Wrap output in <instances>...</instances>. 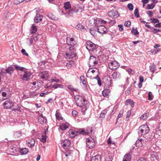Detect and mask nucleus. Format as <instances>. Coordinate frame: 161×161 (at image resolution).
Here are the masks:
<instances>
[{
	"label": "nucleus",
	"instance_id": "obj_1",
	"mask_svg": "<svg viewBox=\"0 0 161 161\" xmlns=\"http://www.w3.org/2000/svg\"><path fill=\"white\" fill-rule=\"evenodd\" d=\"M75 99L77 105L81 108L80 111L82 115L85 114V112L89 108V102L82 96L78 95L75 96Z\"/></svg>",
	"mask_w": 161,
	"mask_h": 161
},
{
	"label": "nucleus",
	"instance_id": "obj_2",
	"mask_svg": "<svg viewBox=\"0 0 161 161\" xmlns=\"http://www.w3.org/2000/svg\"><path fill=\"white\" fill-rule=\"evenodd\" d=\"M150 130L149 127L147 124L140 126L138 129V133L140 136H142L148 133Z\"/></svg>",
	"mask_w": 161,
	"mask_h": 161
},
{
	"label": "nucleus",
	"instance_id": "obj_3",
	"mask_svg": "<svg viewBox=\"0 0 161 161\" xmlns=\"http://www.w3.org/2000/svg\"><path fill=\"white\" fill-rule=\"evenodd\" d=\"M71 8V5L69 2H67L64 3V8L59 10L60 14L62 15L63 14H68L69 10H70Z\"/></svg>",
	"mask_w": 161,
	"mask_h": 161
},
{
	"label": "nucleus",
	"instance_id": "obj_4",
	"mask_svg": "<svg viewBox=\"0 0 161 161\" xmlns=\"http://www.w3.org/2000/svg\"><path fill=\"white\" fill-rule=\"evenodd\" d=\"M67 42L69 46V50H74L75 48V46L76 44V42L74 40V38L67 37Z\"/></svg>",
	"mask_w": 161,
	"mask_h": 161
},
{
	"label": "nucleus",
	"instance_id": "obj_5",
	"mask_svg": "<svg viewBox=\"0 0 161 161\" xmlns=\"http://www.w3.org/2000/svg\"><path fill=\"white\" fill-rule=\"evenodd\" d=\"M86 147L89 149L94 148L95 146V142L94 139L92 138H88L86 139Z\"/></svg>",
	"mask_w": 161,
	"mask_h": 161
},
{
	"label": "nucleus",
	"instance_id": "obj_6",
	"mask_svg": "<svg viewBox=\"0 0 161 161\" xmlns=\"http://www.w3.org/2000/svg\"><path fill=\"white\" fill-rule=\"evenodd\" d=\"M86 47L90 52H92L96 49V45L90 41L86 42Z\"/></svg>",
	"mask_w": 161,
	"mask_h": 161
},
{
	"label": "nucleus",
	"instance_id": "obj_7",
	"mask_svg": "<svg viewBox=\"0 0 161 161\" xmlns=\"http://www.w3.org/2000/svg\"><path fill=\"white\" fill-rule=\"evenodd\" d=\"M39 77L40 79H42L44 80H47L49 78V73L48 71H45L40 73L39 75Z\"/></svg>",
	"mask_w": 161,
	"mask_h": 161
},
{
	"label": "nucleus",
	"instance_id": "obj_8",
	"mask_svg": "<svg viewBox=\"0 0 161 161\" xmlns=\"http://www.w3.org/2000/svg\"><path fill=\"white\" fill-rule=\"evenodd\" d=\"M69 48H67V51L66 53V57L67 58H73L76 56V54L74 51V50H69Z\"/></svg>",
	"mask_w": 161,
	"mask_h": 161
},
{
	"label": "nucleus",
	"instance_id": "obj_9",
	"mask_svg": "<svg viewBox=\"0 0 161 161\" xmlns=\"http://www.w3.org/2000/svg\"><path fill=\"white\" fill-rule=\"evenodd\" d=\"M119 63L116 61H112L108 64L109 68L110 69L115 70L119 67Z\"/></svg>",
	"mask_w": 161,
	"mask_h": 161
},
{
	"label": "nucleus",
	"instance_id": "obj_10",
	"mask_svg": "<svg viewBox=\"0 0 161 161\" xmlns=\"http://www.w3.org/2000/svg\"><path fill=\"white\" fill-rule=\"evenodd\" d=\"M97 31L101 34H105L107 33V28L103 25H98L97 27Z\"/></svg>",
	"mask_w": 161,
	"mask_h": 161
},
{
	"label": "nucleus",
	"instance_id": "obj_11",
	"mask_svg": "<svg viewBox=\"0 0 161 161\" xmlns=\"http://www.w3.org/2000/svg\"><path fill=\"white\" fill-rule=\"evenodd\" d=\"M98 63V61L96 58L93 56L90 57L88 64L90 67H94Z\"/></svg>",
	"mask_w": 161,
	"mask_h": 161
},
{
	"label": "nucleus",
	"instance_id": "obj_12",
	"mask_svg": "<svg viewBox=\"0 0 161 161\" xmlns=\"http://www.w3.org/2000/svg\"><path fill=\"white\" fill-rule=\"evenodd\" d=\"M31 74L30 71H25L21 75V79L25 80L27 81L31 76Z\"/></svg>",
	"mask_w": 161,
	"mask_h": 161
},
{
	"label": "nucleus",
	"instance_id": "obj_13",
	"mask_svg": "<svg viewBox=\"0 0 161 161\" xmlns=\"http://www.w3.org/2000/svg\"><path fill=\"white\" fill-rule=\"evenodd\" d=\"M3 106L5 108H10L13 106L14 103L11 100L9 99L6 100L4 103Z\"/></svg>",
	"mask_w": 161,
	"mask_h": 161
},
{
	"label": "nucleus",
	"instance_id": "obj_14",
	"mask_svg": "<svg viewBox=\"0 0 161 161\" xmlns=\"http://www.w3.org/2000/svg\"><path fill=\"white\" fill-rule=\"evenodd\" d=\"M108 16L111 18H117L119 16L118 12L116 10H112L108 13Z\"/></svg>",
	"mask_w": 161,
	"mask_h": 161
},
{
	"label": "nucleus",
	"instance_id": "obj_15",
	"mask_svg": "<svg viewBox=\"0 0 161 161\" xmlns=\"http://www.w3.org/2000/svg\"><path fill=\"white\" fill-rule=\"evenodd\" d=\"M62 147L64 149H68L70 145V142L69 140H65L61 143Z\"/></svg>",
	"mask_w": 161,
	"mask_h": 161
},
{
	"label": "nucleus",
	"instance_id": "obj_16",
	"mask_svg": "<svg viewBox=\"0 0 161 161\" xmlns=\"http://www.w3.org/2000/svg\"><path fill=\"white\" fill-rule=\"evenodd\" d=\"M38 121L40 124H43L47 122V120L45 117L43 116L42 114H41L38 117Z\"/></svg>",
	"mask_w": 161,
	"mask_h": 161
},
{
	"label": "nucleus",
	"instance_id": "obj_17",
	"mask_svg": "<svg viewBox=\"0 0 161 161\" xmlns=\"http://www.w3.org/2000/svg\"><path fill=\"white\" fill-rule=\"evenodd\" d=\"M35 143V140L33 138L30 139L27 141V146L31 148L32 147L34 146Z\"/></svg>",
	"mask_w": 161,
	"mask_h": 161
},
{
	"label": "nucleus",
	"instance_id": "obj_18",
	"mask_svg": "<svg viewBox=\"0 0 161 161\" xmlns=\"http://www.w3.org/2000/svg\"><path fill=\"white\" fill-rule=\"evenodd\" d=\"M69 135L71 137H74L78 135L77 130L75 131L73 129H70L68 131Z\"/></svg>",
	"mask_w": 161,
	"mask_h": 161
},
{
	"label": "nucleus",
	"instance_id": "obj_19",
	"mask_svg": "<svg viewBox=\"0 0 161 161\" xmlns=\"http://www.w3.org/2000/svg\"><path fill=\"white\" fill-rule=\"evenodd\" d=\"M42 16L39 14H36V17L34 19V21L36 23L40 22L42 20Z\"/></svg>",
	"mask_w": 161,
	"mask_h": 161
},
{
	"label": "nucleus",
	"instance_id": "obj_20",
	"mask_svg": "<svg viewBox=\"0 0 161 161\" xmlns=\"http://www.w3.org/2000/svg\"><path fill=\"white\" fill-rule=\"evenodd\" d=\"M110 92V91L109 89H106L103 91L102 94L104 97H108Z\"/></svg>",
	"mask_w": 161,
	"mask_h": 161
},
{
	"label": "nucleus",
	"instance_id": "obj_21",
	"mask_svg": "<svg viewBox=\"0 0 161 161\" xmlns=\"http://www.w3.org/2000/svg\"><path fill=\"white\" fill-rule=\"evenodd\" d=\"M77 7H76L75 6L74 8H73L70 9V10H69V11L68 12V14L69 16H72L73 12H77L79 10Z\"/></svg>",
	"mask_w": 161,
	"mask_h": 161
},
{
	"label": "nucleus",
	"instance_id": "obj_22",
	"mask_svg": "<svg viewBox=\"0 0 161 161\" xmlns=\"http://www.w3.org/2000/svg\"><path fill=\"white\" fill-rule=\"evenodd\" d=\"M91 161H101V157L100 155H96L92 157Z\"/></svg>",
	"mask_w": 161,
	"mask_h": 161
},
{
	"label": "nucleus",
	"instance_id": "obj_23",
	"mask_svg": "<svg viewBox=\"0 0 161 161\" xmlns=\"http://www.w3.org/2000/svg\"><path fill=\"white\" fill-rule=\"evenodd\" d=\"M69 127L68 124L62 123L59 125V128L62 130H64Z\"/></svg>",
	"mask_w": 161,
	"mask_h": 161
},
{
	"label": "nucleus",
	"instance_id": "obj_24",
	"mask_svg": "<svg viewBox=\"0 0 161 161\" xmlns=\"http://www.w3.org/2000/svg\"><path fill=\"white\" fill-rule=\"evenodd\" d=\"M19 152L22 155L26 154L29 152V150L25 148H20L19 149Z\"/></svg>",
	"mask_w": 161,
	"mask_h": 161
},
{
	"label": "nucleus",
	"instance_id": "obj_25",
	"mask_svg": "<svg viewBox=\"0 0 161 161\" xmlns=\"http://www.w3.org/2000/svg\"><path fill=\"white\" fill-rule=\"evenodd\" d=\"M76 28L80 31L83 30L84 31H86V29L85 28V26L80 24H79L76 26Z\"/></svg>",
	"mask_w": 161,
	"mask_h": 161
},
{
	"label": "nucleus",
	"instance_id": "obj_26",
	"mask_svg": "<svg viewBox=\"0 0 161 161\" xmlns=\"http://www.w3.org/2000/svg\"><path fill=\"white\" fill-rule=\"evenodd\" d=\"M95 22L94 23H95V21H96L97 22H98L97 23H96V25L98 24H106L107 22L106 21L103 20L102 19H96V20H94Z\"/></svg>",
	"mask_w": 161,
	"mask_h": 161
},
{
	"label": "nucleus",
	"instance_id": "obj_27",
	"mask_svg": "<svg viewBox=\"0 0 161 161\" xmlns=\"http://www.w3.org/2000/svg\"><path fill=\"white\" fill-rule=\"evenodd\" d=\"M120 73L119 72H115L112 74V76L114 79H116L120 77Z\"/></svg>",
	"mask_w": 161,
	"mask_h": 161
},
{
	"label": "nucleus",
	"instance_id": "obj_28",
	"mask_svg": "<svg viewBox=\"0 0 161 161\" xmlns=\"http://www.w3.org/2000/svg\"><path fill=\"white\" fill-rule=\"evenodd\" d=\"M130 154L127 153L125 155L123 159V161H130Z\"/></svg>",
	"mask_w": 161,
	"mask_h": 161
},
{
	"label": "nucleus",
	"instance_id": "obj_29",
	"mask_svg": "<svg viewBox=\"0 0 161 161\" xmlns=\"http://www.w3.org/2000/svg\"><path fill=\"white\" fill-rule=\"evenodd\" d=\"M6 73L11 74L14 72V68L13 67H9L5 69Z\"/></svg>",
	"mask_w": 161,
	"mask_h": 161
},
{
	"label": "nucleus",
	"instance_id": "obj_30",
	"mask_svg": "<svg viewBox=\"0 0 161 161\" xmlns=\"http://www.w3.org/2000/svg\"><path fill=\"white\" fill-rule=\"evenodd\" d=\"M37 31V29L35 25V24H32L30 29L31 32V33H34L36 32Z\"/></svg>",
	"mask_w": 161,
	"mask_h": 161
},
{
	"label": "nucleus",
	"instance_id": "obj_31",
	"mask_svg": "<svg viewBox=\"0 0 161 161\" xmlns=\"http://www.w3.org/2000/svg\"><path fill=\"white\" fill-rule=\"evenodd\" d=\"M78 132V135L79 134L86 135L85 129H80L77 130Z\"/></svg>",
	"mask_w": 161,
	"mask_h": 161
},
{
	"label": "nucleus",
	"instance_id": "obj_32",
	"mask_svg": "<svg viewBox=\"0 0 161 161\" xmlns=\"http://www.w3.org/2000/svg\"><path fill=\"white\" fill-rule=\"evenodd\" d=\"M46 131H44L43 134L42 135V138L41 139V141L43 143H44L46 142Z\"/></svg>",
	"mask_w": 161,
	"mask_h": 161
},
{
	"label": "nucleus",
	"instance_id": "obj_33",
	"mask_svg": "<svg viewBox=\"0 0 161 161\" xmlns=\"http://www.w3.org/2000/svg\"><path fill=\"white\" fill-rule=\"evenodd\" d=\"M55 116L56 119L58 120H63V118L62 117L61 114L58 111L56 112Z\"/></svg>",
	"mask_w": 161,
	"mask_h": 161
},
{
	"label": "nucleus",
	"instance_id": "obj_34",
	"mask_svg": "<svg viewBox=\"0 0 161 161\" xmlns=\"http://www.w3.org/2000/svg\"><path fill=\"white\" fill-rule=\"evenodd\" d=\"M149 68L150 71L153 73L156 70V65L154 64H153L149 66Z\"/></svg>",
	"mask_w": 161,
	"mask_h": 161
},
{
	"label": "nucleus",
	"instance_id": "obj_35",
	"mask_svg": "<svg viewBox=\"0 0 161 161\" xmlns=\"http://www.w3.org/2000/svg\"><path fill=\"white\" fill-rule=\"evenodd\" d=\"M127 105H130L131 107H133L134 105V103L133 101L130 99H128L126 100Z\"/></svg>",
	"mask_w": 161,
	"mask_h": 161
},
{
	"label": "nucleus",
	"instance_id": "obj_36",
	"mask_svg": "<svg viewBox=\"0 0 161 161\" xmlns=\"http://www.w3.org/2000/svg\"><path fill=\"white\" fill-rule=\"evenodd\" d=\"M74 65V62L73 61H69L66 64V67L68 68H70Z\"/></svg>",
	"mask_w": 161,
	"mask_h": 161
},
{
	"label": "nucleus",
	"instance_id": "obj_37",
	"mask_svg": "<svg viewBox=\"0 0 161 161\" xmlns=\"http://www.w3.org/2000/svg\"><path fill=\"white\" fill-rule=\"evenodd\" d=\"M22 135V133L20 131H18L16 132L14 134V136L15 138H18Z\"/></svg>",
	"mask_w": 161,
	"mask_h": 161
},
{
	"label": "nucleus",
	"instance_id": "obj_38",
	"mask_svg": "<svg viewBox=\"0 0 161 161\" xmlns=\"http://www.w3.org/2000/svg\"><path fill=\"white\" fill-rule=\"evenodd\" d=\"M155 4L152 3L151 4H148L146 6V8L147 9H153L155 7Z\"/></svg>",
	"mask_w": 161,
	"mask_h": 161
},
{
	"label": "nucleus",
	"instance_id": "obj_39",
	"mask_svg": "<svg viewBox=\"0 0 161 161\" xmlns=\"http://www.w3.org/2000/svg\"><path fill=\"white\" fill-rule=\"evenodd\" d=\"M2 97L5 98H1L0 97V100L3 101L6 99L8 98V97L7 96V94L5 92H3L2 93Z\"/></svg>",
	"mask_w": 161,
	"mask_h": 161
},
{
	"label": "nucleus",
	"instance_id": "obj_40",
	"mask_svg": "<svg viewBox=\"0 0 161 161\" xmlns=\"http://www.w3.org/2000/svg\"><path fill=\"white\" fill-rule=\"evenodd\" d=\"M14 66L16 70L23 71L24 70V69H25L24 67H20V66L17 65H14Z\"/></svg>",
	"mask_w": 161,
	"mask_h": 161
},
{
	"label": "nucleus",
	"instance_id": "obj_41",
	"mask_svg": "<svg viewBox=\"0 0 161 161\" xmlns=\"http://www.w3.org/2000/svg\"><path fill=\"white\" fill-rule=\"evenodd\" d=\"M85 131L86 135L91 133L92 131V127H88L85 130Z\"/></svg>",
	"mask_w": 161,
	"mask_h": 161
},
{
	"label": "nucleus",
	"instance_id": "obj_42",
	"mask_svg": "<svg viewBox=\"0 0 161 161\" xmlns=\"http://www.w3.org/2000/svg\"><path fill=\"white\" fill-rule=\"evenodd\" d=\"M149 114L148 113H146L142 114L140 117L141 119L145 120L147 119L148 116Z\"/></svg>",
	"mask_w": 161,
	"mask_h": 161
},
{
	"label": "nucleus",
	"instance_id": "obj_43",
	"mask_svg": "<svg viewBox=\"0 0 161 161\" xmlns=\"http://www.w3.org/2000/svg\"><path fill=\"white\" fill-rule=\"evenodd\" d=\"M46 15L50 19H55V16L51 13H47Z\"/></svg>",
	"mask_w": 161,
	"mask_h": 161
},
{
	"label": "nucleus",
	"instance_id": "obj_44",
	"mask_svg": "<svg viewBox=\"0 0 161 161\" xmlns=\"http://www.w3.org/2000/svg\"><path fill=\"white\" fill-rule=\"evenodd\" d=\"M67 88L71 91H77L78 89L76 88H74L71 85H69L68 86Z\"/></svg>",
	"mask_w": 161,
	"mask_h": 161
},
{
	"label": "nucleus",
	"instance_id": "obj_45",
	"mask_svg": "<svg viewBox=\"0 0 161 161\" xmlns=\"http://www.w3.org/2000/svg\"><path fill=\"white\" fill-rule=\"evenodd\" d=\"M107 113V111L105 110H103L100 114V117L104 118L105 117V114Z\"/></svg>",
	"mask_w": 161,
	"mask_h": 161
},
{
	"label": "nucleus",
	"instance_id": "obj_46",
	"mask_svg": "<svg viewBox=\"0 0 161 161\" xmlns=\"http://www.w3.org/2000/svg\"><path fill=\"white\" fill-rule=\"evenodd\" d=\"M134 14L135 16L137 18H139L140 17V15L138 12V9L137 8H136L134 10Z\"/></svg>",
	"mask_w": 161,
	"mask_h": 161
},
{
	"label": "nucleus",
	"instance_id": "obj_47",
	"mask_svg": "<svg viewBox=\"0 0 161 161\" xmlns=\"http://www.w3.org/2000/svg\"><path fill=\"white\" fill-rule=\"evenodd\" d=\"M53 88H54L55 89L57 88L58 87L60 88H63V86L62 85L59 84H54L52 86Z\"/></svg>",
	"mask_w": 161,
	"mask_h": 161
},
{
	"label": "nucleus",
	"instance_id": "obj_48",
	"mask_svg": "<svg viewBox=\"0 0 161 161\" xmlns=\"http://www.w3.org/2000/svg\"><path fill=\"white\" fill-rule=\"evenodd\" d=\"M27 39V43L30 45H31L33 43V39L32 38H29Z\"/></svg>",
	"mask_w": 161,
	"mask_h": 161
},
{
	"label": "nucleus",
	"instance_id": "obj_49",
	"mask_svg": "<svg viewBox=\"0 0 161 161\" xmlns=\"http://www.w3.org/2000/svg\"><path fill=\"white\" fill-rule=\"evenodd\" d=\"M25 0H14V4H18L22 3Z\"/></svg>",
	"mask_w": 161,
	"mask_h": 161
},
{
	"label": "nucleus",
	"instance_id": "obj_50",
	"mask_svg": "<svg viewBox=\"0 0 161 161\" xmlns=\"http://www.w3.org/2000/svg\"><path fill=\"white\" fill-rule=\"evenodd\" d=\"M105 161H112V156H107L106 157Z\"/></svg>",
	"mask_w": 161,
	"mask_h": 161
},
{
	"label": "nucleus",
	"instance_id": "obj_51",
	"mask_svg": "<svg viewBox=\"0 0 161 161\" xmlns=\"http://www.w3.org/2000/svg\"><path fill=\"white\" fill-rule=\"evenodd\" d=\"M127 7L130 10H132L133 9V4L131 3H129L127 5Z\"/></svg>",
	"mask_w": 161,
	"mask_h": 161
},
{
	"label": "nucleus",
	"instance_id": "obj_52",
	"mask_svg": "<svg viewBox=\"0 0 161 161\" xmlns=\"http://www.w3.org/2000/svg\"><path fill=\"white\" fill-rule=\"evenodd\" d=\"M123 113V110H121L118 114V117L117 118V122L119 118H120L122 117Z\"/></svg>",
	"mask_w": 161,
	"mask_h": 161
},
{
	"label": "nucleus",
	"instance_id": "obj_53",
	"mask_svg": "<svg viewBox=\"0 0 161 161\" xmlns=\"http://www.w3.org/2000/svg\"><path fill=\"white\" fill-rule=\"evenodd\" d=\"M91 72L92 73H94L95 72H97V73L98 72V70L96 68L94 69H89L88 71V73L89 72Z\"/></svg>",
	"mask_w": 161,
	"mask_h": 161
},
{
	"label": "nucleus",
	"instance_id": "obj_54",
	"mask_svg": "<svg viewBox=\"0 0 161 161\" xmlns=\"http://www.w3.org/2000/svg\"><path fill=\"white\" fill-rule=\"evenodd\" d=\"M147 13L150 17H152L153 15V12L152 11H147Z\"/></svg>",
	"mask_w": 161,
	"mask_h": 161
},
{
	"label": "nucleus",
	"instance_id": "obj_55",
	"mask_svg": "<svg viewBox=\"0 0 161 161\" xmlns=\"http://www.w3.org/2000/svg\"><path fill=\"white\" fill-rule=\"evenodd\" d=\"M148 99L150 100H152L153 98V94L151 92H149L148 93Z\"/></svg>",
	"mask_w": 161,
	"mask_h": 161
},
{
	"label": "nucleus",
	"instance_id": "obj_56",
	"mask_svg": "<svg viewBox=\"0 0 161 161\" xmlns=\"http://www.w3.org/2000/svg\"><path fill=\"white\" fill-rule=\"evenodd\" d=\"M51 82H55L56 83H59L60 82V80L58 79H57L55 78H52L51 80Z\"/></svg>",
	"mask_w": 161,
	"mask_h": 161
},
{
	"label": "nucleus",
	"instance_id": "obj_57",
	"mask_svg": "<svg viewBox=\"0 0 161 161\" xmlns=\"http://www.w3.org/2000/svg\"><path fill=\"white\" fill-rule=\"evenodd\" d=\"M132 32L134 35L138 34H139V32L136 29H133Z\"/></svg>",
	"mask_w": 161,
	"mask_h": 161
},
{
	"label": "nucleus",
	"instance_id": "obj_58",
	"mask_svg": "<svg viewBox=\"0 0 161 161\" xmlns=\"http://www.w3.org/2000/svg\"><path fill=\"white\" fill-rule=\"evenodd\" d=\"M130 25L131 23L129 21H127L125 22V25L127 27H129L130 26Z\"/></svg>",
	"mask_w": 161,
	"mask_h": 161
},
{
	"label": "nucleus",
	"instance_id": "obj_59",
	"mask_svg": "<svg viewBox=\"0 0 161 161\" xmlns=\"http://www.w3.org/2000/svg\"><path fill=\"white\" fill-rule=\"evenodd\" d=\"M96 79L97 80V82H98V84L99 85V86H101V84H102L101 80L100 78H99V76H98V75H97Z\"/></svg>",
	"mask_w": 161,
	"mask_h": 161
},
{
	"label": "nucleus",
	"instance_id": "obj_60",
	"mask_svg": "<svg viewBox=\"0 0 161 161\" xmlns=\"http://www.w3.org/2000/svg\"><path fill=\"white\" fill-rule=\"evenodd\" d=\"M21 52L24 55H25L27 56H28V54L26 52L25 49H22L21 50Z\"/></svg>",
	"mask_w": 161,
	"mask_h": 161
},
{
	"label": "nucleus",
	"instance_id": "obj_61",
	"mask_svg": "<svg viewBox=\"0 0 161 161\" xmlns=\"http://www.w3.org/2000/svg\"><path fill=\"white\" fill-rule=\"evenodd\" d=\"M142 139H138L136 142V145H137V144H139L138 145V146H140V145L142 144Z\"/></svg>",
	"mask_w": 161,
	"mask_h": 161
},
{
	"label": "nucleus",
	"instance_id": "obj_62",
	"mask_svg": "<svg viewBox=\"0 0 161 161\" xmlns=\"http://www.w3.org/2000/svg\"><path fill=\"white\" fill-rule=\"evenodd\" d=\"M152 22L153 23H156L159 22L158 19H152Z\"/></svg>",
	"mask_w": 161,
	"mask_h": 161
},
{
	"label": "nucleus",
	"instance_id": "obj_63",
	"mask_svg": "<svg viewBox=\"0 0 161 161\" xmlns=\"http://www.w3.org/2000/svg\"><path fill=\"white\" fill-rule=\"evenodd\" d=\"M72 115L74 117H75L78 114V112L75 110H74L72 111Z\"/></svg>",
	"mask_w": 161,
	"mask_h": 161
},
{
	"label": "nucleus",
	"instance_id": "obj_64",
	"mask_svg": "<svg viewBox=\"0 0 161 161\" xmlns=\"http://www.w3.org/2000/svg\"><path fill=\"white\" fill-rule=\"evenodd\" d=\"M118 27H119V30L120 31H122L123 30L124 27H123V25H118Z\"/></svg>",
	"mask_w": 161,
	"mask_h": 161
}]
</instances>
